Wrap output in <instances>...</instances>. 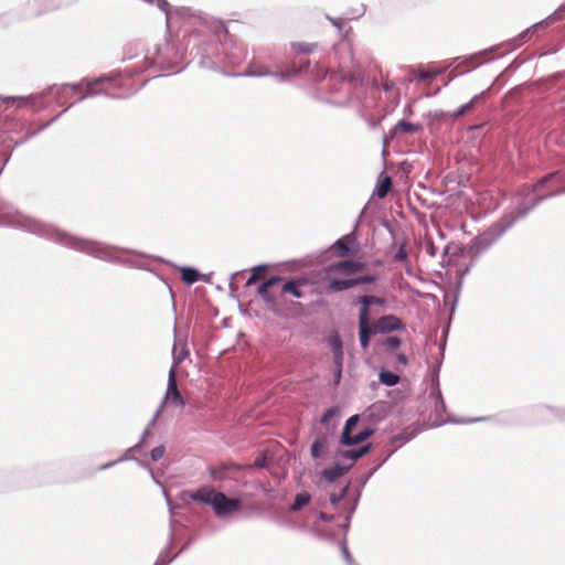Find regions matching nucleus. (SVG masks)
I'll return each mask as SVG.
<instances>
[{"mask_svg":"<svg viewBox=\"0 0 565 565\" xmlns=\"http://www.w3.org/2000/svg\"><path fill=\"white\" fill-rule=\"evenodd\" d=\"M332 353L343 352L342 341L338 334H333L329 339Z\"/></svg>","mask_w":565,"mask_h":565,"instance_id":"bb28decb","label":"nucleus"},{"mask_svg":"<svg viewBox=\"0 0 565 565\" xmlns=\"http://www.w3.org/2000/svg\"><path fill=\"white\" fill-rule=\"evenodd\" d=\"M311 500V495L309 492L303 491L296 495L294 503L290 505L289 510L291 512H297L301 510L305 505H307Z\"/></svg>","mask_w":565,"mask_h":565,"instance_id":"f3484780","label":"nucleus"},{"mask_svg":"<svg viewBox=\"0 0 565 565\" xmlns=\"http://www.w3.org/2000/svg\"><path fill=\"white\" fill-rule=\"evenodd\" d=\"M148 471H149V473H150V476H151V479H152V480H153L158 486L162 487V483H161L159 480H157V478H156V476H154L153 471H152L150 468H148Z\"/></svg>","mask_w":565,"mask_h":565,"instance_id":"5fc2aeb1","label":"nucleus"},{"mask_svg":"<svg viewBox=\"0 0 565 565\" xmlns=\"http://www.w3.org/2000/svg\"><path fill=\"white\" fill-rule=\"evenodd\" d=\"M291 73H285V72H271V77L279 82H286L290 77Z\"/></svg>","mask_w":565,"mask_h":565,"instance_id":"4c0bfd02","label":"nucleus"},{"mask_svg":"<svg viewBox=\"0 0 565 565\" xmlns=\"http://www.w3.org/2000/svg\"><path fill=\"white\" fill-rule=\"evenodd\" d=\"M365 264L355 262V260H342L334 264L329 265L326 268L327 275L340 274L344 276L353 275L363 270Z\"/></svg>","mask_w":565,"mask_h":565,"instance_id":"39448f33","label":"nucleus"},{"mask_svg":"<svg viewBox=\"0 0 565 565\" xmlns=\"http://www.w3.org/2000/svg\"><path fill=\"white\" fill-rule=\"evenodd\" d=\"M107 81H109L108 77L100 76V77H96L94 79H85L78 84H72V85L67 84V85H64L63 87H71L72 89H74L76 92H82L84 89H87V93L81 98V99H83L88 96L102 94V92H94L93 88L104 82H107Z\"/></svg>","mask_w":565,"mask_h":565,"instance_id":"0eeeda50","label":"nucleus"},{"mask_svg":"<svg viewBox=\"0 0 565 565\" xmlns=\"http://www.w3.org/2000/svg\"><path fill=\"white\" fill-rule=\"evenodd\" d=\"M164 451H166L164 446L154 447L150 452L151 459L153 461H158L159 459H161L163 457Z\"/></svg>","mask_w":565,"mask_h":565,"instance_id":"7c9ffc66","label":"nucleus"},{"mask_svg":"<svg viewBox=\"0 0 565 565\" xmlns=\"http://www.w3.org/2000/svg\"><path fill=\"white\" fill-rule=\"evenodd\" d=\"M395 130L407 132V134H413L418 130V125L402 120L396 124Z\"/></svg>","mask_w":565,"mask_h":565,"instance_id":"393cba45","label":"nucleus"},{"mask_svg":"<svg viewBox=\"0 0 565 565\" xmlns=\"http://www.w3.org/2000/svg\"><path fill=\"white\" fill-rule=\"evenodd\" d=\"M241 75L246 76V77H263V76L271 75V72L268 70H265V68H255V70H249L245 73H242Z\"/></svg>","mask_w":565,"mask_h":565,"instance_id":"cd10ccee","label":"nucleus"},{"mask_svg":"<svg viewBox=\"0 0 565 565\" xmlns=\"http://www.w3.org/2000/svg\"><path fill=\"white\" fill-rule=\"evenodd\" d=\"M342 369L343 367H337L334 366L333 369V377H334V382L338 384L341 380V376H342Z\"/></svg>","mask_w":565,"mask_h":565,"instance_id":"37998d69","label":"nucleus"},{"mask_svg":"<svg viewBox=\"0 0 565 565\" xmlns=\"http://www.w3.org/2000/svg\"><path fill=\"white\" fill-rule=\"evenodd\" d=\"M484 418L482 417H478V418H467V419H460V420H455V423H459V424H469V423H475V422H479V420H483Z\"/></svg>","mask_w":565,"mask_h":565,"instance_id":"49530a36","label":"nucleus"},{"mask_svg":"<svg viewBox=\"0 0 565 565\" xmlns=\"http://www.w3.org/2000/svg\"><path fill=\"white\" fill-rule=\"evenodd\" d=\"M295 49H297L298 51L300 52H311L312 51V45L311 44H303V43H300V44H297L295 45Z\"/></svg>","mask_w":565,"mask_h":565,"instance_id":"79ce46f5","label":"nucleus"},{"mask_svg":"<svg viewBox=\"0 0 565 565\" xmlns=\"http://www.w3.org/2000/svg\"><path fill=\"white\" fill-rule=\"evenodd\" d=\"M331 502L333 505H337L338 502H339V499L338 498H331Z\"/></svg>","mask_w":565,"mask_h":565,"instance_id":"bf43d9fd","label":"nucleus"},{"mask_svg":"<svg viewBox=\"0 0 565 565\" xmlns=\"http://www.w3.org/2000/svg\"><path fill=\"white\" fill-rule=\"evenodd\" d=\"M335 415V409L330 408L326 411L321 416V423L327 424Z\"/></svg>","mask_w":565,"mask_h":565,"instance_id":"ea45409f","label":"nucleus"},{"mask_svg":"<svg viewBox=\"0 0 565 565\" xmlns=\"http://www.w3.org/2000/svg\"><path fill=\"white\" fill-rule=\"evenodd\" d=\"M173 362L170 369H174L177 371V366L188 358L189 351L185 344H181L180 342H175L173 347Z\"/></svg>","mask_w":565,"mask_h":565,"instance_id":"f8f14e48","label":"nucleus"},{"mask_svg":"<svg viewBox=\"0 0 565 565\" xmlns=\"http://www.w3.org/2000/svg\"><path fill=\"white\" fill-rule=\"evenodd\" d=\"M163 495H164V499H166V502H167V505L169 507V511H170V514L171 516L173 518L174 515V509H173V505L171 503V500L167 493V491L163 489Z\"/></svg>","mask_w":565,"mask_h":565,"instance_id":"c03bdc74","label":"nucleus"},{"mask_svg":"<svg viewBox=\"0 0 565 565\" xmlns=\"http://www.w3.org/2000/svg\"><path fill=\"white\" fill-rule=\"evenodd\" d=\"M328 19L330 20L332 25H334L338 29V31L341 32V21L339 19H332L330 17H328Z\"/></svg>","mask_w":565,"mask_h":565,"instance_id":"09e8293b","label":"nucleus"},{"mask_svg":"<svg viewBox=\"0 0 565 565\" xmlns=\"http://www.w3.org/2000/svg\"><path fill=\"white\" fill-rule=\"evenodd\" d=\"M217 492L218 491L214 490L212 487H202L194 492L183 491L181 493V498L189 497L191 500L195 502H200L212 507Z\"/></svg>","mask_w":565,"mask_h":565,"instance_id":"423d86ee","label":"nucleus"},{"mask_svg":"<svg viewBox=\"0 0 565 565\" xmlns=\"http://www.w3.org/2000/svg\"><path fill=\"white\" fill-rule=\"evenodd\" d=\"M342 555H343V557H344V559H345V562H347L348 564H350V565H351V564L353 563V561H352V558H351V555H350V553H349V551H348L347 546H342Z\"/></svg>","mask_w":565,"mask_h":565,"instance_id":"a18cd8bd","label":"nucleus"},{"mask_svg":"<svg viewBox=\"0 0 565 565\" xmlns=\"http://www.w3.org/2000/svg\"><path fill=\"white\" fill-rule=\"evenodd\" d=\"M0 223L35 234L45 239L100 259L113 260L116 258L118 252L116 247L73 236L50 223L33 218L18 211L4 213Z\"/></svg>","mask_w":565,"mask_h":565,"instance_id":"f257e3e1","label":"nucleus"},{"mask_svg":"<svg viewBox=\"0 0 565 565\" xmlns=\"http://www.w3.org/2000/svg\"><path fill=\"white\" fill-rule=\"evenodd\" d=\"M543 199H544V196L536 199L535 202L531 206L518 211L516 214L505 215L498 224H495L490 230L489 233H484L483 235H480L479 237L476 238V241H475L476 248L479 250L488 248L498 236L502 235L508 228H510L513 225V223L518 218L523 217L530 210H532Z\"/></svg>","mask_w":565,"mask_h":565,"instance_id":"f03ea898","label":"nucleus"},{"mask_svg":"<svg viewBox=\"0 0 565 565\" xmlns=\"http://www.w3.org/2000/svg\"><path fill=\"white\" fill-rule=\"evenodd\" d=\"M359 301L361 303L360 312H365L366 319H370L369 307L371 305L382 306L385 302L384 298L376 296H362L360 297Z\"/></svg>","mask_w":565,"mask_h":565,"instance_id":"ddd939ff","label":"nucleus"},{"mask_svg":"<svg viewBox=\"0 0 565 565\" xmlns=\"http://www.w3.org/2000/svg\"><path fill=\"white\" fill-rule=\"evenodd\" d=\"M182 280L192 285L199 280V271L193 267H180Z\"/></svg>","mask_w":565,"mask_h":565,"instance_id":"6ab92c4d","label":"nucleus"},{"mask_svg":"<svg viewBox=\"0 0 565 565\" xmlns=\"http://www.w3.org/2000/svg\"><path fill=\"white\" fill-rule=\"evenodd\" d=\"M392 186V180L390 177H385L380 185L377 186V190H376V195L380 198V199H383L387 195L390 189Z\"/></svg>","mask_w":565,"mask_h":565,"instance_id":"5701e85b","label":"nucleus"},{"mask_svg":"<svg viewBox=\"0 0 565 565\" xmlns=\"http://www.w3.org/2000/svg\"><path fill=\"white\" fill-rule=\"evenodd\" d=\"M335 246L339 248L341 256H344L349 253L348 246L341 239L335 243Z\"/></svg>","mask_w":565,"mask_h":565,"instance_id":"a19ab883","label":"nucleus"},{"mask_svg":"<svg viewBox=\"0 0 565 565\" xmlns=\"http://www.w3.org/2000/svg\"><path fill=\"white\" fill-rule=\"evenodd\" d=\"M169 562H161L160 559H158L154 565H168Z\"/></svg>","mask_w":565,"mask_h":565,"instance_id":"4d7b16f0","label":"nucleus"},{"mask_svg":"<svg viewBox=\"0 0 565 565\" xmlns=\"http://www.w3.org/2000/svg\"><path fill=\"white\" fill-rule=\"evenodd\" d=\"M383 344L390 350H395L401 345V340L397 337H388Z\"/></svg>","mask_w":565,"mask_h":565,"instance_id":"c756f323","label":"nucleus"},{"mask_svg":"<svg viewBox=\"0 0 565 565\" xmlns=\"http://www.w3.org/2000/svg\"><path fill=\"white\" fill-rule=\"evenodd\" d=\"M1 100L11 104L17 105V107H22L30 103L31 97H0Z\"/></svg>","mask_w":565,"mask_h":565,"instance_id":"a878e982","label":"nucleus"},{"mask_svg":"<svg viewBox=\"0 0 565 565\" xmlns=\"http://www.w3.org/2000/svg\"><path fill=\"white\" fill-rule=\"evenodd\" d=\"M403 328V322L399 318L387 315L379 319L376 323V329L380 332H391L395 330H401Z\"/></svg>","mask_w":565,"mask_h":565,"instance_id":"6e6552de","label":"nucleus"},{"mask_svg":"<svg viewBox=\"0 0 565 565\" xmlns=\"http://www.w3.org/2000/svg\"><path fill=\"white\" fill-rule=\"evenodd\" d=\"M152 426H153V425H150V424L148 425L147 429H146V430L143 431V434L141 435V439H140V441H139L137 445H135V446L130 447V448L128 449V451H138V450L141 448L142 443H143L145 438L150 434V427H152Z\"/></svg>","mask_w":565,"mask_h":565,"instance_id":"473e14b6","label":"nucleus"},{"mask_svg":"<svg viewBox=\"0 0 565 565\" xmlns=\"http://www.w3.org/2000/svg\"><path fill=\"white\" fill-rule=\"evenodd\" d=\"M380 382L386 386H394L398 383L399 376L390 371H381L379 374Z\"/></svg>","mask_w":565,"mask_h":565,"instance_id":"412c9836","label":"nucleus"},{"mask_svg":"<svg viewBox=\"0 0 565 565\" xmlns=\"http://www.w3.org/2000/svg\"><path fill=\"white\" fill-rule=\"evenodd\" d=\"M116 463H118V462H117V460H115V461H110V462H107V463L102 465L98 469H99V470H106V469H108V468H110V467L115 466Z\"/></svg>","mask_w":565,"mask_h":565,"instance_id":"603ef678","label":"nucleus"},{"mask_svg":"<svg viewBox=\"0 0 565 565\" xmlns=\"http://www.w3.org/2000/svg\"><path fill=\"white\" fill-rule=\"evenodd\" d=\"M282 291L291 294L296 298H301L302 297V291L299 289L298 282L295 281V280L286 281L282 285Z\"/></svg>","mask_w":565,"mask_h":565,"instance_id":"4be33fe9","label":"nucleus"},{"mask_svg":"<svg viewBox=\"0 0 565 565\" xmlns=\"http://www.w3.org/2000/svg\"><path fill=\"white\" fill-rule=\"evenodd\" d=\"M267 466V458L265 454H260L254 461V467L265 468Z\"/></svg>","mask_w":565,"mask_h":565,"instance_id":"e433bc0d","label":"nucleus"},{"mask_svg":"<svg viewBox=\"0 0 565 565\" xmlns=\"http://www.w3.org/2000/svg\"><path fill=\"white\" fill-rule=\"evenodd\" d=\"M242 500L238 498H230L223 492H217L213 501V510L216 516L225 518L232 513H235L242 508Z\"/></svg>","mask_w":565,"mask_h":565,"instance_id":"20e7f679","label":"nucleus"},{"mask_svg":"<svg viewBox=\"0 0 565 565\" xmlns=\"http://www.w3.org/2000/svg\"><path fill=\"white\" fill-rule=\"evenodd\" d=\"M359 419H360L359 415H352L347 419L343 430H342V434H341V443H343L344 440L350 438V436L352 435V430L355 428V426L359 423Z\"/></svg>","mask_w":565,"mask_h":565,"instance_id":"a211bd4d","label":"nucleus"},{"mask_svg":"<svg viewBox=\"0 0 565 565\" xmlns=\"http://www.w3.org/2000/svg\"><path fill=\"white\" fill-rule=\"evenodd\" d=\"M128 452H129V451L127 450V452H126V454H124L121 457H119V458L117 459V462H122V461H126V460H131V459H132V457H130V456L128 455Z\"/></svg>","mask_w":565,"mask_h":565,"instance_id":"864d4df0","label":"nucleus"},{"mask_svg":"<svg viewBox=\"0 0 565 565\" xmlns=\"http://www.w3.org/2000/svg\"><path fill=\"white\" fill-rule=\"evenodd\" d=\"M279 280H280L279 277H271V278L267 279L266 281H264L258 287V290H257L259 297L263 298L266 302H274L275 297L270 294L269 288L271 286H274L275 284H277Z\"/></svg>","mask_w":565,"mask_h":565,"instance_id":"9d476101","label":"nucleus"},{"mask_svg":"<svg viewBox=\"0 0 565 565\" xmlns=\"http://www.w3.org/2000/svg\"><path fill=\"white\" fill-rule=\"evenodd\" d=\"M227 76H231V73H227ZM232 76H241L239 74H232Z\"/></svg>","mask_w":565,"mask_h":565,"instance_id":"052dcab7","label":"nucleus"},{"mask_svg":"<svg viewBox=\"0 0 565 565\" xmlns=\"http://www.w3.org/2000/svg\"><path fill=\"white\" fill-rule=\"evenodd\" d=\"M407 258V252H406V247L404 244H402L395 255V260L396 262H404L406 260Z\"/></svg>","mask_w":565,"mask_h":565,"instance_id":"f704fd0d","label":"nucleus"},{"mask_svg":"<svg viewBox=\"0 0 565 565\" xmlns=\"http://www.w3.org/2000/svg\"><path fill=\"white\" fill-rule=\"evenodd\" d=\"M436 76V73L435 72H430V71H427V70H419L417 72V78L418 79H428V78H433Z\"/></svg>","mask_w":565,"mask_h":565,"instance_id":"c9c22d12","label":"nucleus"},{"mask_svg":"<svg viewBox=\"0 0 565 565\" xmlns=\"http://www.w3.org/2000/svg\"><path fill=\"white\" fill-rule=\"evenodd\" d=\"M397 361H398L399 363L404 364V365H406V364H407V362H408L407 356H406L405 354H403V353H399V354L397 355Z\"/></svg>","mask_w":565,"mask_h":565,"instance_id":"3c124183","label":"nucleus"},{"mask_svg":"<svg viewBox=\"0 0 565 565\" xmlns=\"http://www.w3.org/2000/svg\"><path fill=\"white\" fill-rule=\"evenodd\" d=\"M230 469H232V470H239V469H242V466H239V465H232L230 467Z\"/></svg>","mask_w":565,"mask_h":565,"instance_id":"6e6d98bb","label":"nucleus"},{"mask_svg":"<svg viewBox=\"0 0 565 565\" xmlns=\"http://www.w3.org/2000/svg\"><path fill=\"white\" fill-rule=\"evenodd\" d=\"M371 448V445H364L360 447L359 449H351V450H344L340 455L342 458L350 460L351 462L356 461L359 458L364 456Z\"/></svg>","mask_w":565,"mask_h":565,"instance_id":"dca6fc26","label":"nucleus"},{"mask_svg":"<svg viewBox=\"0 0 565 565\" xmlns=\"http://www.w3.org/2000/svg\"><path fill=\"white\" fill-rule=\"evenodd\" d=\"M372 334V330L369 327V319H366L365 312L359 313V340L360 344L363 349L369 347L370 337Z\"/></svg>","mask_w":565,"mask_h":565,"instance_id":"1a4fd4ad","label":"nucleus"},{"mask_svg":"<svg viewBox=\"0 0 565 565\" xmlns=\"http://www.w3.org/2000/svg\"><path fill=\"white\" fill-rule=\"evenodd\" d=\"M166 403H171L177 406L183 405L182 396H181V394L178 390V385H177V371H174V369L169 370L168 385H167V392L164 394V398H163L162 403L160 404V406L154 412V414L150 420V425L156 424L158 417L162 413L163 405Z\"/></svg>","mask_w":565,"mask_h":565,"instance_id":"7ed1b4c3","label":"nucleus"},{"mask_svg":"<svg viewBox=\"0 0 565 565\" xmlns=\"http://www.w3.org/2000/svg\"><path fill=\"white\" fill-rule=\"evenodd\" d=\"M481 95L473 96L469 103L462 105L460 108H458L456 111H454L452 117L462 116L466 111H468L472 107V105L476 103V100H478V98Z\"/></svg>","mask_w":565,"mask_h":565,"instance_id":"c85d7f7f","label":"nucleus"},{"mask_svg":"<svg viewBox=\"0 0 565 565\" xmlns=\"http://www.w3.org/2000/svg\"><path fill=\"white\" fill-rule=\"evenodd\" d=\"M557 175H558L557 173L548 174V175L544 177V178L540 181V183H539L537 185H539V186H542L544 183H546L547 181H550V180H552V179L556 178Z\"/></svg>","mask_w":565,"mask_h":565,"instance_id":"de8ad7c7","label":"nucleus"},{"mask_svg":"<svg viewBox=\"0 0 565 565\" xmlns=\"http://www.w3.org/2000/svg\"><path fill=\"white\" fill-rule=\"evenodd\" d=\"M375 281V277L371 275L361 276L358 278H353L354 286L361 285V284H370Z\"/></svg>","mask_w":565,"mask_h":565,"instance_id":"72a5a7b5","label":"nucleus"},{"mask_svg":"<svg viewBox=\"0 0 565 565\" xmlns=\"http://www.w3.org/2000/svg\"><path fill=\"white\" fill-rule=\"evenodd\" d=\"M373 434H374V429L372 427L367 426V427L362 428L359 433L351 435L350 438L344 440L342 444L345 446L358 445V444L364 441L365 439H367L369 437H371Z\"/></svg>","mask_w":565,"mask_h":565,"instance_id":"9b49d317","label":"nucleus"},{"mask_svg":"<svg viewBox=\"0 0 565 565\" xmlns=\"http://www.w3.org/2000/svg\"><path fill=\"white\" fill-rule=\"evenodd\" d=\"M352 287H354L353 278L344 279V280L330 278L327 290H328V292H337V291L350 289Z\"/></svg>","mask_w":565,"mask_h":565,"instance_id":"4468645a","label":"nucleus"},{"mask_svg":"<svg viewBox=\"0 0 565 565\" xmlns=\"http://www.w3.org/2000/svg\"><path fill=\"white\" fill-rule=\"evenodd\" d=\"M135 460H136V462H137L140 467L147 468V466H146L142 461H140L139 459H135Z\"/></svg>","mask_w":565,"mask_h":565,"instance_id":"13d9d810","label":"nucleus"},{"mask_svg":"<svg viewBox=\"0 0 565 565\" xmlns=\"http://www.w3.org/2000/svg\"><path fill=\"white\" fill-rule=\"evenodd\" d=\"M324 447H326V437L316 439L311 445V449H310L311 456L313 458H318L320 456L321 451L324 449Z\"/></svg>","mask_w":565,"mask_h":565,"instance_id":"b1692460","label":"nucleus"},{"mask_svg":"<svg viewBox=\"0 0 565 565\" xmlns=\"http://www.w3.org/2000/svg\"><path fill=\"white\" fill-rule=\"evenodd\" d=\"M348 468L340 465H334L322 471V477L329 482H334L347 472Z\"/></svg>","mask_w":565,"mask_h":565,"instance_id":"2eb2a0df","label":"nucleus"},{"mask_svg":"<svg viewBox=\"0 0 565 565\" xmlns=\"http://www.w3.org/2000/svg\"><path fill=\"white\" fill-rule=\"evenodd\" d=\"M552 21H554V15H551L546 20L535 23L534 25H532L531 28H529L527 30L522 32L520 34L518 41H520V42L525 41L530 36V34H532L534 31L543 29L548 22H552Z\"/></svg>","mask_w":565,"mask_h":565,"instance_id":"aec40b11","label":"nucleus"},{"mask_svg":"<svg viewBox=\"0 0 565 565\" xmlns=\"http://www.w3.org/2000/svg\"><path fill=\"white\" fill-rule=\"evenodd\" d=\"M266 269V265H259L253 268V274L247 280V285H252L259 276V273Z\"/></svg>","mask_w":565,"mask_h":565,"instance_id":"2f4dec72","label":"nucleus"},{"mask_svg":"<svg viewBox=\"0 0 565 565\" xmlns=\"http://www.w3.org/2000/svg\"><path fill=\"white\" fill-rule=\"evenodd\" d=\"M343 352L333 353V364L337 367H343Z\"/></svg>","mask_w":565,"mask_h":565,"instance_id":"58836bf2","label":"nucleus"},{"mask_svg":"<svg viewBox=\"0 0 565 565\" xmlns=\"http://www.w3.org/2000/svg\"><path fill=\"white\" fill-rule=\"evenodd\" d=\"M319 519L324 521V522H330V521H332L333 516L329 515V514H327L324 512H320Z\"/></svg>","mask_w":565,"mask_h":565,"instance_id":"8fccbe9b","label":"nucleus"}]
</instances>
